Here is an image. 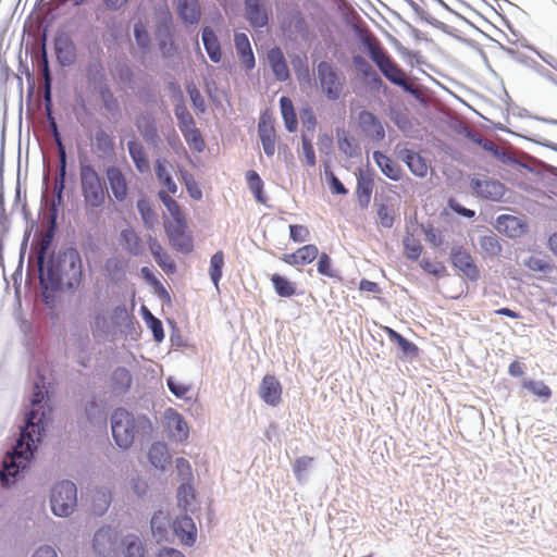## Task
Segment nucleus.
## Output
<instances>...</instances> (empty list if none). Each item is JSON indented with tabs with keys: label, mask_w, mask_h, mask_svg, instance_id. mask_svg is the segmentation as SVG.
<instances>
[{
	"label": "nucleus",
	"mask_w": 557,
	"mask_h": 557,
	"mask_svg": "<svg viewBox=\"0 0 557 557\" xmlns=\"http://www.w3.org/2000/svg\"><path fill=\"white\" fill-rule=\"evenodd\" d=\"M26 417V424L21 430L13 451L8 453L2 461L0 481L3 486L14 483L20 471L26 468L36 449V444L45 431L44 419L39 418L36 421L37 412L35 410H30Z\"/></svg>",
	"instance_id": "nucleus-1"
},
{
	"label": "nucleus",
	"mask_w": 557,
	"mask_h": 557,
	"mask_svg": "<svg viewBox=\"0 0 557 557\" xmlns=\"http://www.w3.org/2000/svg\"><path fill=\"white\" fill-rule=\"evenodd\" d=\"M51 290L77 289L84 281L83 261L76 248L61 249L53 257L46 272Z\"/></svg>",
	"instance_id": "nucleus-2"
},
{
	"label": "nucleus",
	"mask_w": 557,
	"mask_h": 557,
	"mask_svg": "<svg viewBox=\"0 0 557 557\" xmlns=\"http://www.w3.org/2000/svg\"><path fill=\"white\" fill-rule=\"evenodd\" d=\"M360 40L367 48L372 61L389 82L403 87L412 95L417 94L418 89L408 81L406 73L392 60L383 49L380 40L370 30L361 32Z\"/></svg>",
	"instance_id": "nucleus-3"
},
{
	"label": "nucleus",
	"mask_w": 557,
	"mask_h": 557,
	"mask_svg": "<svg viewBox=\"0 0 557 557\" xmlns=\"http://www.w3.org/2000/svg\"><path fill=\"white\" fill-rule=\"evenodd\" d=\"M111 430L116 445L129 448L135 436L140 431L151 430V423L146 417H134L124 408H117L111 416Z\"/></svg>",
	"instance_id": "nucleus-4"
},
{
	"label": "nucleus",
	"mask_w": 557,
	"mask_h": 557,
	"mask_svg": "<svg viewBox=\"0 0 557 557\" xmlns=\"http://www.w3.org/2000/svg\"><path fill=\"white\" fill-rule=\"evenodd\" d=\"M81 191L86 209H97L104 205L107 189L98 172L89 163L79 165Z\"/></svg>",
	"instance_id": "nucleus-5"
},
{
	"label": "nucleus",
	"mask_w": 557,
	"mask_h": 557,
	"mask_svg": "<svg viewBox=\"0 0 557 557\" xmlns=\"http://www.w3.org/2000/svg\"><path fill=\"white\" fill-rule=\"evenodd\" d=\"M317 76L322 92L329 100H338L345 94L346 77L331 62L321 61L317 66Z\"/></svg>",
	"instance_id": "nucleus-6"
},
{
	"label": "nucleus",
	"mask_w": 557,
	"mask_h": 557,
	"mask_svg": "<svg viewBox=\"0 0 557 557\" xmlns=\"http://www.w3.org/2000/svg\"><path fill=\"white\" fill-rule=\"evenodd\" d=\"M51 510L55 516H70L77 505V490L74 483L62 481L54 485L50 495Z\"/></svg>",
	"instance_id": "nucleus-7"
},
{
	"label": "nucleus",
	"mask_w": 557,
	"mask_h": 557,
	"mask_svg": "<svg viewBox=\"0 0 557 557\" xmlns=\"http://www.w3.org/2000/svg\"><path fill=\"white\" fill-rule=\"evenodd\" d=\"M283 386L273 374H265L258 388L259 397L269 406L276 407L282 401Z\"/></svg>",
	"instance_id": "nucleus-8"
},
{
	"label": "nucleus",
	"mask_w": 557,
	"mask_h": 557,
	"mask_svg": "<svg viewBox=\"0 0 557 557\" xmlns=\"http://www.w3.org/2000/svg\"><path fill=\"white\" fill-rule=\"evenodd\" d=\"M471 188L479 197L493 201L502 200L506 191L500 182L491 178H472Z\"/></svg>",
	"instance_id": "nucleus-9"
},
{
	"label": "nucleus",
	"mask_w": 557,
	"mask_h": 557,
	"mask_svg": "<svg viewBox=\"0 0 557 557\" xmlns=\"http://www.w3.org/2000/svg\"><path fill=\"white\" fill-rule=\"evenodd\" d=\"M258 135L262 144L264 153L273 157L276 149V131L274 121L270 115L263 114L258 124Z\"/></svg>",
	"instance_id": "nucleus-10"
},
{
	"label": "nucleus",
	"mask_w": 557,
	"mask_h": 557,
	"mask_svg": "<svg viewBox=\"0 0 557 557\" xmlns=\"http://www.w3.org/2000/svg\"><path fill=\"white\" fill-rule=\"evenodd\" d=\"M451 262L454 267L459 269L469 280L476 281L480 277V271L472 256L461 247L453 248Z\"/></svg>",
	"instance_id": "nucleus-11"
},
{
	"label": "nucleus",
	"mask_w": 557,
	"mask_h": 557,
	"mask_svg": "<svg viewBox=\"0 0 557 557\" xmlns=\"http://www.w3.org/2000/svg\"><path fill=\"white\" fill-rule=\"evenodd\" d=\"M106 177L116 201L123 202L128 196V184L124 173L117 166H108Z\"/></svg>",
	"instance_id": "nucleus-12"
},
{
	"label": "nucleus",
	"mask_w": 557,
	"mask_h": 557,
	"mask_svg": "<svg viewBox=\"0 0 557 557\" xmlns=\"http://www.w3.org/2000/svg\"><path fill=\"white\" fill-rule=\"evenodd\" d=\"M164 231L174 249L184 253H189L193 250L194 242L191 236L187 233V225L178 227L172 224H164Z\"/></svg>",
	"instance_id": "nucleus-13"
},
{
	"label": "nucleus",
	"mask_w": 557,
	"mask_h": 557,
	"mask_svg": "<svg viewBox=\"0 0 557 557\" xmlns=\"http://www.w3.org/2000/svg\"><path fill=\"white\" fill-rule=\"evenodd\" d=\"M173 531L181 544L193 546L197 540V528L194 520L187 515L177 517L173 521Z\"/></svg>",
	"instance_id": "nucleus-14"
},
{
	"label": "nucleus",
	"mask_w": 557,
	"mask_h": 557,
	"mask_svg": "<svg viewBox=\"0 0 557 557\" xmlns=\"http://www.w3.org/2000/svg\"><path fill=\"white\" fill-rule=\"evenodd\" d=\"M495 228L508 237L517 238L527 232L528 225L515 215L503 214L496 219Z\"/></svg>",
	"instance_id": "nucleus-15"
},
{
	"label": "nucleus",
	"mask_w": 557,
	"mask_h": 557,
	"mask_svg": "<svg viewBox=\"0 0 557 557\" xmlns=\"http://www.w3.org/2000/svg\"><path fill=\"white\" fill-rule=\"evenodd\" d=\"M117 540L116 532L111 528L99 529L92 539V548L99 556H106L110 554Z\"/></svg>",
	"instance_id": "nucleus-16"
},
{
	"label": "nucleus",
	"mask_w": 557,
	"mask_h": 557,
	"mask_svg": "<svg viewBox=\"0 0 557 557\" xmlns=\"http://www.w3.org/2000/svg\"><path fill=\"white\" fill-rule=\"evenodd\" d=\"M52 125L54 128L55 141L58 143V146H59V157H60L59 172H58V175H57L55 182H54L55 201L53 205L55 206V205H61L63 201V190L65 187V176H66V154H65L64 148L62 146V143L60 140L59 134L57 132L55 124L52 123Z\"/></svg>",
	"instance_id": "nucleus-17"
},
{
	"label": "nucleus",
	"mask_w": 557,
	"mask_h": 557,
	"mask_svg": "<svg viewBox=\"0 0 557 557\" xmlns=\"http://www.w3.org/2000/svg\"><path fill=\"white\" fill-rule=\"evenodd\" d=\"M359 126L362 132L374 140H381L385 136L384 127L379 119L369 111H361L358 115Z\"/></svg>",
	"instance_id": "nucleus-18"
},
{
	"label": "nucleus",
	"mask_w": 557,
	"mask_h": 557,
	"mask_svg": "<svg viewBox=\"0 0 557 557\" xmlns=\"http://www.w3.org/2000/svg\"><path fill=\"white\" fill-rule=\"evenodd\" d=\"M319 256L315 245L309 244L298 248L295 252L285 253L282 260L289 265H305L311 263Z\"/></svg>",
	"instance_id": "nucleus-19"
},
{
	"label": "nucleus",
	"mask_w": 557,
	"mask_h": 557,
	"mask_svg": "<svg viewBox=\"0 0 557 557\" xmlns=\"http://www.w3.org/2000/svg\"><path fill=\"white\" fill-rule=\"evenodd\" d=\"M158 197L172 216V221H165L164 224H172L178 227L186 226V215L178 202L164 190H160Z\"/></svg>",
	"instance_id": "nucleus-20"
},
{
	"label": "nucleus",
	"mask_w": 557,
	"mask_h": 557,
	"mask_svg": "<svg viewBox=\"0 0 557 557\" xmlns=\"http://www.w3.org/2000/svg\"><path fill=\"white\" fill-rule=\"evenodd\" d=\"M479 253L486 260H493L499 258L503 252V246L498 236L494 233L481 236L479 238Z\"/></svg>",
	"instance_id": "nucleus-21"
},
{
	"label": "nucleus",
	"mask_w": 557,
	"mask_h": 557,
	"mask_svg": "<svg viewBox=\"0 0 557 557\" xmlns=\"http://www.w3.org/2000/svg\"><path fill=\"white\" fill-rule=\"evenodd\" d=\"M268 61L276 79L285 82L290 77L286 60L278 47H274L268 51Z\"/></svg>",
	"instance_id": "nucleus-22"
},
{
	"label": "nucleus",
	"mask_w": 557,
	"mask_h": 557,
	"mask_svg": "<svg viewBox=\"0 0 557 557\" xmlns=\"http://www.w3.org/2000/svg\"><path fill=\"white\" fill-rule=\"evenodd\" d=\"M147 243L158 265L168 274L174 273L176 271V265L159 242L152 236H149Z\"/></svg>",
	"instance_id": "nucleus-23"
},
{
	"label": "nucleus",
	"mask_w": 557,
	"mask_h": 557,
	"mask_svg": "<svg viewBox=\"0 0 557 557\" xmlns=\"http://www.w3.org/2000/svg\"><path fill=\"white\" fill-rule=\"evenodd\" d=\"M235 47L239 59L246 70H252L256 65L255 55L248 36L244 33H236L234 37Z\"/></svg>",
	"instance_id": "nucleus-24"
},
{
	"label": "nucleus",
	"mask_w": 557,
	"mask_h": 557,
	"mask_svg": "<svg viewBox=\"0 0 557 557\" xmlns=\"http://www.w3.org/2000/svg\"><path fill=\"white\" fill-rule=\"evenodd\" d=\"M399 156L413 175L424 177L428 174L429 166L420 153L410 149H404Z\"/></svg>",
	"instance_id": "nucleus-25"
},
{
	"label": "nucleus",
	"mask_w": 557,
	"mask_h": 557,
	"mask_svg": "<svg viewBox=\"0 0 557 557\" xmlns=\"http://www.w3.org/2000/svg\"><path fill=\"white\" fill-rule=\"evenodd\" d=\"M373 159L382 173L389 180L399 181L401 178L403 170L392 158L381 151H374Z\"/></svg>",
	"instance_id": "nucleus-26"
},
{
	"label": "nucleus",
	"mask_w": 557,
	"mask_h": 557,
	"mask_svg": "<svg viewBox=\"0 0 557 557\" xmlns=\"http://www.w3.org/2000/svg\"><path fill=\"white\" fill-rule=\"evenodd\" d=\"M246 17L253 27H263L268 24V13L261 0H246Z\"/></svg>",
	"instance_id": "nucleus-27"
},
{
	"label": "nucleus",
	"mask_w": 557,
	"mask_h": 557,
	"mask_svg": "<svg viewBox=\"0 0 557 557\" xmlns=\"http://www.w3.org/2000/svg\"><path fill=\"white\" fill-rule=\"evenodd\" d=\"M120 244L132 256H140L144 251L143 240L133 228L121 231Z\"/></svg>",
	"instance_id": "nucleus-28"
},
{
	"label": "nucleus",
	"mask_w": 557,
	"mask_h": 557,
	"mask_svg": "<svg viewBox=\"0 0 557 557\" xmlns=\"http://www.w3.org/2000/svg\"><path fill=\"white\" fill-rule=\"evenodd\" d=\"M202 42L210 60L219 63L222 60V51L219 39L212 28L206 26L202 29Z\"/></svg>",
	"instance_id": "nucleus-29"
},
{
	"label": "nucleus",
	"mask_w": 557,
	"mask_h": 557,
	"mask_svg": "<svg viewBox=\"0 0 557 557\" xmlns=\"http://www.w3.org/2000/svg\"><path fill=\"white\" fill-rule=\"evenodd\" d=\"M148 459L154 468L164 470L171 463V455L166 445L163 443L152 444L148 451Z\"/></svg>",
	"instance_id": "nucleus-30"
},
{
	"label": "nucleus",
	"mask_w": 557,
	"mask_h": 557,
	"mask_svg": "<svg viewBox=\"0 0 557 557\" xmlns=\"http://www.w3.org/2000/svg\"><path fill=\"white\" fill-rule=\"evenodd\" d=\"M384 332L386 333L388 339L395 343L405 356L411 358L418 357L419 348L416 344L406 339L403 335H400L392 327L385 326Z\"/></svg>",
	"instance_id": "nucleus-31"
},
{
	"label": "nucleus",
	"mask_w": 557,
	"mask_h": 557,
	"mask_svg": "<svg viewBox=\"0 0 557 557\" xmlns=\"http://www.w3.org/2000/svg\"><path fill=\"white\" fill-rule=\"evenodd\" d=\"M337 146L346 157H354L359 153V146L356 139L345 129H336Z\"/></svg>",
	"instance_id": "nucleus-32"
},
{
	"label": "nucleus",
	"mask_w": 557,
	"mask_h": 557,
	"mask_svg": "<svg viewBox=\"0 0 557 557\" xmlns=\"http://www.w3.org/2000/svg\"><path fill=\"white\" fill-rule=\"evenodd\" d=\"M178 14L185 23L196 24L200 18V8L197 0H178Z\"/></svg>",
	"instance_id": "nucleus-33"
},
{
	"label": "nucleus",
	"mask_w": 557,
	"mask_h": 557,
	"mask_svg": "<svg viewBox=\"0 0 557 557\" xmlns=\"http://www.w3.org/2000/svg\"><path fill=\"white\" fill-rule=\"evenodd\" d=\"M168 420L173 436L181 442L186 441L188 437V425L183 416L170 409Z\"/></svg>",
	"instance_id": "nucleus-34"
},
{
	"label": "nucleus",
	"mask_w": 557,
	"mask_h": 557,
	"mask_svg": "<svg viewBox=\"0 0 557 557\" xmlns=\"http://www.w3.org/2000/svg\"><path fill=\"white\" fill-rule=\"evenodd\" d=\"M128 152L135 163L136 169L140 173H146L150 170V164L146 156L144 147L136 140H132L127 145Z\"/></svg>",
	"instance_id": "nucleus-35"
},
{
	"label": "nucleus",
	"mask_w": 557,
	"mask_h": 557,
	"mask_svg": "<svg viewBox=\"0 0 557 557\" xmlns=\"http://www.w3.org/2000/svg\"><path fill=\"white\" fill-rule=\"evenodd\" d=\"M111 504V492L107 488H100L94 492L91 496V511L95 516H102Z\"/></svg>",
	"instance_id": "nucleus-36"
},
{
	"label": "nucleus",
	"mask_w": 557,
	"mask_h": 557,
	"mask_svg": "<svg viewBox=\"0 0 557 557\" xmlns=\"http://www.w3.org/2000/svg\"><path fill=\"white\" fill-rule=\"evenodd\" d=\"M373 186L372 178L360 173L357 181L356 196L361 207H368L370 203Z\"/></svg>",
	"instance_id": "nucleus-37"
},
{
	"label": "nucleus",
	"mask_w": 557,
	"mask_h": 557,
	"mask_svg": "<svg viewBox=\"0 0 557 557\" xmlns=\"http://www.w3.org/2000/svg\"><path fill=\"white\" fill-rule=\"evenodd\" d=\"M154 168L157 178L159 180L160 184L165 188L164 191L170 196L176 194L177 185L173 181L169 170L166 169L165 161L157 160Z\"/></svg>",
	"instance_id": "nucleus-38"
},
{
	"label": "nucleus",
	"mask_w": 557,
	"mask_h": 557,
	"mask_svg": "<svg viewBox=\"0 0 557 557\" xmlns=\"http://www.w3.org/2000/svg\"><path fill=\"white\" fill-rule=\"evenodd\" d=\"M271 283L274 287L275 293L280 297L290 298L296 295V285L286 277L274 273L270 277Z\"/></svg>",
	"instance_id": "nucleus-39"
},
{
	"label": "nucleus",
	"mask_w": 557,
	"mask_h": 557,
	"mask_svg": "<svg viewBox=\"0 0 557 557\" xmlns=\"http://www.w3.org/2000/svg\"><path fill=\"white\" fill-rule=\"evenodd\" d=\"M280 107H281L282 116L284 119L285 126H286L287 131H289V132L296 131L298 121H297V116H296L292 100L285 96L281 97Z\"/></svg>",
	"instance_id": "nucleus-40"
},
{
	"label": "nucleus",
	"mask_w": 557,
	"mask_h": 557,
	"mask_svg": "<svg viewBox=\"0 0 557 557\" xmlns=\"http://www.w3.org/2000/svg\"><path fill=\"white\" fill-rule=\"evenodd\" d=\"M170 517L163 511H158L151 518V531L158 542L165 540Z\"/></svg>",
	"instance_id": "nucleus-41"
},
{
	"label": "nucleus",
	"mask_w": 557,
	"mask_h": 557,
	"mask_svg": "<svg viewBox=\"0 0 557 557\" xmlns=\"http://www.w3.org/2000/svg\"><path fill=\"white\" fill-rule=\"evenodd\" d=\"M86 77L89 84L100 86L106 82V71L100 60L90 62L86 67Z\"/></svg>",
	"instance_id": "nucleus-42"
},
{
	"label": "nucleus",
	"mask_w": 557,
	"mask_h": 557,
	"mask_svg": "<svg viewBox=\"0 0 557 557\" xmlns=\"http://www.w3.org/2000/svg\"><path fill=\"white\" fill-rule=\"evenodd\" d=\"M403 245L404 253L408 259L416 261L420 258L423 248L420 240L414 237L413 234L407 232L404 237Z\"/></svg>",
	"instance_id": "nucleus-43"
},
{
	"label": "nucleus",
	"mask_w": 557,
	"mask_h": 557,
	"mask_svg": "<svg viewBox=\"0 0 557 557\" xmlns=\"http://www.w3.org/2000/svg\"><path fill=\"white\" fill-rule=\"evenodd\" d=\"M181 132L190 149L197 152L203 151L206 143L200 131L195 125L191 127L183 128Z\"/></svg>",
	"instance_id": "nucleus-44"
},
{
	"label": "nucleus",
	"mask_w": 557,
	"mask_h": 557,
	"mask_svg": "<svg viewBox=\"0 0 557 557\" xmlns=\"http://www.w3.org/2000/svg\"><path fill=\"white\" fill-rule=\"evenodd\" d=\"M112 387L117 392H126L132 385V374L125 368H117L113 371Z\"/></svg>",
	"instance_id": "nucleus-45"
},
{
	"label": "nucleus",
	"mask_w": 557,
	"mask_h": 557,
	"mask_svg": "<svg viewBox=\"0 0 557 557\" xmlns=\"http://www.w3.org/2000/svg\"><path fill=\"white\" fill-rule=\"evenodd\" d=\"M224 267V253L222 250L216 251L210 260L209 274L215 287H219L222 277V269Z\"/></svg>",
	"instance_id": "nucleus-46"
},
{
	"label": "nucleus",
	"mask_w": 557,
	"mask_h": 557,
	"mask_svg": "<svg viewBox=\"0 0 557 557\" xmlns=\"http://www.w3.org/2000/svg\"><path fill=\"white\" fill-rule=\"evenodd\" d=\"M246 181H247L249 189L255 195L256 199L260 202H263L264 201L263 195H262L263 182H262L261 177L259 176V174L253 170H249L246 173Z\"/></svg>",
	"instance_id": "nucleus-47"
},
{
	"label": "nucleus",
	"mask_w": 557,
	"mask_h": 557,
	"mask_svg": "<svg viewBox=\"0 0 557 557\" xmlns=\"http://www.w3.org/2000/svg\"><path fill=\"white\" fill-rule=\"evenodd\" d=\"M137 210L140 213L144 224L148 228H152L157 223V215L150 203L146 199H139L137 201Z\"/></svg>",
	"instance_id": "nucleus-48"
},
{
	"label": "nucleus",
	"mask_w": 557,
	"mask_h": 557,
	"mask_svg": "<svg viewBox=\"0 0 557 557\" xmlns=\"http://www.w3.org/2000/svg\"><path fill=\"white\" fill-rule=\"evenodd\" d=\"M523 387L532 394L547 400L552 396V389L542 381L527 380L522 383Z\"/></svg>",
	"instance_id": "nucleus-49"
},
{
	"label": "nucleus",
	"mask_w": 557,
	"mask_h": 557,
	"mask_svg": "<svg viewBox=\"0 0 557 557\" xmlns=\"http://www.w3.org/2000/svg\"><path fill=\"white\" fill-rule=\"evenodd\" d=\"M53 239V234L51 231L44 234L39 240L38 249H37V263L39 265V270L42 271L44 263L48 255V250L51 246Z\"/></svg>",
	"instance_id": "nucleus-50"
},
{
	"label": "nucleus",
	"mask_w": 557,
	"mask_h": 557,
	"mask_svg": "<svg viewBox=\"0 0 557 557\" xmlns=\"http://www.w3.org/2000/svg\"><path fill=\"white\" fill-rule=\"evenodd\" d=\"M195 499L194 488L190 484L183 483L177 490V505L187 510Z\"/></svg>",
	"instance_id": "nucleus-51"
},
{
	"label": "nucleus",
	"mask_w": 557,
	"mask_h": 557,
	"mask_svg": "<svg viewBox=\"0 0 557 557\" xmlns=\"http://www.w3.org/2000/svg\"><path fill=\"white\" fill-rule=\"evenodd\" d=\"M125 557H144L145 548L137 536H132L127 539L126 549L124 553Z\"/></svg>",
	"instance_id": "nucleus-52"
},
{
	"label": "nucleus",
	"mask_w": 557,
	"mask_h": 557,
	"mask_svg": "<svg viewBox=\"0 0 557 557\" xmlns=\"http://www.w3.org/2000/svg\"><path fill=\"white\" fill-rule=\"evenodd\" d=\"M145 311L147 323L152 331L154 339L157 342H161L164 338V331L161 321L153 317L147 309Z\"/></svg>",
	"instance_id": "nucleus-53"
},
{
	"label": "nucleus",
	"mask_w": 557,
	"mask_h": 557,
	"mask_svg": "<svg viewBox=\"0 0 557 557\" xmlns=\"http://www.w3.org/2000/svg\"><path fill=\"white\" fill-rule=\"evenodd\" d=\"M96 144L99 150L103 152L112 151L114 148L113 138L103 129H100L95 135Z\"/></svg>",
	"instance_id": "nucleus-54"
},
{
	"label": "nucleus",
	"mask_w": 557,
	"mask_h": 557,
	"mask_svg": "<svg viewBox=\"0 0 557 557\" xmlns=\"http://www.w3.org/2000/svg\"><path fill=\"white\" fill-rule=\"evenodd\" d=\"M318 258V272L323 276L334 277L335 272L332 268V261L330 256L325 252H322L321 255L319 253Z\"/></svg>",
	"instance_id": "nucleus-55"
},
{
	"label": "nucleus",
	"mask_w": 557,
	"mask_h": 557,
	"mask_svg": "<svg viewBox=\"0 0 557 557\" xmlns=\"http://www.w3.org/2000/svg\"><path fill=\"white\" fill-rule=\"evenodd\" d=\"M181 174L189 196L196 200L201 199L202 191L197 182L187 172H181Z\"/></svg>",
	"instance_id": "nucleus-56"
},
{
	"label": "nucleus",
	"mask_w": 557,
	"mask_h": 557,
	"mask_svg": "<svg viewBox=\"0 0 557 557\" xmlns=\"http://www.w3.org/2000/svg\"><path fill=\"white\" fill-rule=\"evenodd\" d=\"M380 224L385 228H391L394 224V211L385 205H381L377 209Z\"/></svg>",
	"instance_id": "nucleus-57"
},
{
	"label": "nucleus",
	"mask_w": 557,
	"mask_h": 557,
	"mask_svg": "<svg viewBox=\"0 0 557 557\" xmlns=\"http://www.w3.org/2000/svg\"><path fill=\"white\" fill-rule=\"evenodd\" d=\"M175 115L178 121V127L182 131L183 128L191 127L195 125V121L191 114L187 111V109L183 106H180L175 109Z\"/></svg>",
	"instance_id": "nucleus-58"
},
{
	"label": "nucleus",
	"mask_w": 557,
	"mask_h": 557,
	"mask_svg": "<svg viewBox=\"0 0 557 557\" xmlns=\"http://www.w3.org/2000/svg\"><path fill=\"white\" fill-rule=\"evenodd\" d=\"M301 144H302V152H304L307 165L311 166V168L314 166L317 163V160H315V152H314L313 145H312L311 140L306 135H302Z\"/></svg>",
	"instance_id": "nucleus-59"
},
{
	"label": "nucleus",
	"mask_w": 557,
	"mask_h": 557,
	"mask_svg": "<svg viewBox=\"0 0 557 557\" xmlns=\"http://www.w3.org/2000/svg\"><path fill=\"white\" fill-rule=\"evenodd\" d=\"M134 34L138 47L143 50L148 49L150 39L145 26L141 23L135 24Z\"/></svg>",
	"instance_id": "nucleus-60"
},
{
	"label": "nucleus",
	"mask_w": 557,
	"mask_h": 557,
	"mask_svg": "<svg viewBox=\"0 0 557 557\" xmlns=\"http://www.w3.org/2000/svg\"><path fill=\"white\" fill-rule=\"evenodd\" d=\"M310 235L309 228L305 225L292 224L289 225V236L296 243H302L308 239Z\"/></svg>",
	"instance_id": "nucleus-61"
},
{
	"label": "nucleus",
	"mask_w": 557,
	"mask_h": 557,
	"mask_svg": "<svg viewBox=\"0 0 557 557\" xmlns=\"http://www.w3.org/2000/svg\"><path fill=\"white\" fill-rule=\"evenodd\" d=\"M313 461L312 457L302 456L295 460L293 470L298 480L302 479L304 473L308 470Z\"/></svg>",
	"instance_id": "nucleus-62"
},
{
	"label": "nucleus",
	"mask_w": 557,
	"mask_h": 557,
	"mask_svg": "<svg viewBox=\"0 0 557 557\" xmlns=\"http://www.w3.org/2000/svg\"><path fill=\"white\" fill-rule=\"evenodd\" d=\"M168 387L176 397H185L190 391V387L182 382L174 380L173 377L168 379Z\"/></svg>",
	"instance_id": "nucleus-63"
},
{
	"label": "nucleus",
	"mask_w": 557,
	"mask_h": 557,
	"mask_svg": "<svg viewBox=\"0 0 557 557\" xmlns=\"http://www.w3.org/2000/svg\"><path fill=\"white\" fill-rule=\"evenodd\" d=\"M525 267L534 272H544L549 268L548 263L540 256H531L524 262Z\"/></svg>",
	"instance_id": "nucleus-64"
}]
</instances>
